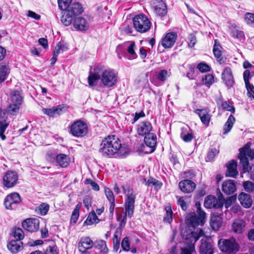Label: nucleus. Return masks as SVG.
I'll list each match as a JSON object with an SVG mask.
<instances>
[{
	"mask_svg": "<svg viewBox=\"0 0 254 254\" xmlns=\"http://www.w3.org/2000/svg\"><path fill=\"white\" fill-rule=\"evenodd\" d=\"M123 148L120 139L115 135L105 137L100 144L99 152L106 157H112L116 155H122Z\"/></svg>",
	"mask_w": 254,
	"mask_h": 254,
	"instance_id": "obj_1",
	"label": "nucleus"
},
{
	"mask_svg": "<svg viewBox=\"0 0 254 254\" xmlns=\"http://www.w3.org/2000/svg\"><path fill=\"white\" fill-rule=\"evenodd\" d=\"M123 192L126 194V198L125 202V214L123 217L122 216L117 218L120 221V227L122 230L127 222V217L131 218L133 214L134 209L135 199L136 196L135 191L127 186H123Z\"/></svg>",
	"mask_w": 254,
	"mask_h": 254,
	"instance_id": "obj_2",
	"label": "nucleus"
},
{
	"mask_svg": "<svg viewBox=\"0 0 254 254\" xmlns=\"http://www.w3.org/2000/svg\"><path fill=\"white\" fill-rule=\"evenodd\" d=\"M251 144L250 142H248L239 149L238 158L243 166V172L250 173V178L254 182V165H250L248 159L249 158L251 160L254 158V150L251 149Z\"/></svg>",
	"mask_w": 254,
	"mask_h": 254,
	"instance_id": "obj_3",
	"label": "nucleus"
},
{
	"mask_svg": "<svg viewBox=\"0 0 254 254\" xmlns=\"http://www.w3.org/2000/svg\"><path fill=\"white\" fill-rule=\"evenodd\" d=\"M62 22L65 26L72 24L76 31L79 30V3L72 2L61 18Z\"/></svg>",
	"mask_w": 254,
	"mask_h": 254,
	"instance_id": "obj_4",
	"label": "nucleus"
},
{
	"mask_svg": "<svg viewBox=\"0 0 254 254\" xmlns=\"http://www.w3.org/2000/svg\"><path fill=\"white\" fill-rule=\"evenodd\" d=\"M133 23L135 29L140 33L148 31L151 27V23L144 14H138L133 19Z\"/></svg>",
	"mask_w": 254,
	"mask_h": 254,
	"instance_id": "obj_5",
	"label": "nucleus"
},
{
	"mask_svg": "<svg viewBox=\"0 0 254 254\" xmlns=\"http://www.w3.org/2000/svg\"><path fill=\"white\" fill-rule=\"evenodd\" d=\"M117 79L118 74L112 69L105 70L101 74V82L105 86L107 87L115 85L117 83Z\"/></svg>",
	"mask_w": 254,
	"mask_h": 254,
	"instance_id": "obj_6",
	"label": "nucleus"
},
{
	"mask_svg": "<svg viewBox=\"0 0 254 254\" xmlns=\"http://www.w3.org/2000/svg\"><path fill=\"white\" fill-rule=\"evenodd\" d=\"M220 250L227 254H232L238 250V245L233 238L230 239H221L218 242Z\"/></svg>",
	"mask_w": 254,
	"mask_h": 254,
	"instance_id": "obj_7",
	"label": "nucleus"
},
{
	"mask_svg": "<svg viewBox=\"0 0 254 254\" xmlns=\"http://www.w3.org/2000/svg\"><path fill=\"white\" fill-rule=\"evenodd\" d=\"M194 212H190L188 214L186 217V223L189 227H195L198 225H203L205 222L206 217L204 213L198 215Z\"/></svg>",
	"mask_w": 254,
	"mask_h": 254,
	"instance_id": "obj_8",
	"label": "nucleus"
},
{
	"mask_svg": "<svg viewBox=\"0 0 254 254\" xmlns=\"http://www.w3.org/2000/svg\"><path fill=\"white\" fill-rule=\"evenodd\" d=\"M21 202V197L17 192L7 195L4 199V205L6 209H15Z\"/></svg>",
	"mask_w": 254,
	"mask_h": 254,
	"instance_id": "obj_9",
	"label": "nucleus"
},
{
	"mask_svg": "<svg viewBox=\"0 0 254 254\" xmlns=\"http://www.w3.org/2000/svg\"><path fill=\"white\" fill-rule=\"evenodd\" d=\"M224 199L222 198L217 199L213 195H208L204 202V206L207 208L219 209L223 207Z\"/></svg>",
	"mask_w": 254,
	"mask_h": 254,
	"instance_id": "obj_10",
	"label": "nucleus"
},
{
	"mask_svg": "<svg viewBox=\"0 0 254 254\" xmlns=\"http://www.w3.org/2000/svg\"><path fill=\"white\" fill-rule=\"evenodd\" d=\"M18 175L15 171H8L3 177L4 186L8 188L13 187L18 182Z\"/></svg>",
	"mask_w": 254,
	"mask_h": 254,
	"instance_id": "obj_11",
	"label": "nucleus"
},
{
	"mask_svg": "<svg viewBox=\"0 0 254 254\" xmlns=\"http://www.w3.org/2000/svg\"><path fill=\"white\" fill-rule=\"evenodd\" d=\"M22 226L25 230L34 232L39 228V221L36 218H28L22 222Z\"/></svg>",
	"mask_w": 254,
	"mask_h": 254,
	"instance_id": "obj_12",
	"label": "nucleus"
},
{
	"mask_svg": "<svg viewBox=\"0 0 254 254\" xmlns=\"http://www.w3.org/2000/svg\"><path fill=\"white\" fill-rule=\"evenodd\" d=\"M66 107L64 105H59L51 108H43L42 112L50 117H55L64 112Z\"/></svg>",
	"mask_w": 254,
	"mask_h": 254,
	"instance_id": "obj_13",
	"label": "nucleus"
},
{
	"mask_svg": "<svg viewBox=\"0 0 254 254\" xmlns=\"http://www.w3.org/2000/svg\"><path fill=\"white\" fill-rule=\"evenodd\" d=\"M246 221L242 218L235 219L231 225L233 232L237 234L243 233L246 229Z\"/></svg>",
	"mask_w": 254,
	"mask_h": 254,
	"instance_id": "obj_14",
	"label": "nucleus"
},
{
	"mask_svg": "<svg viewBox=\"0 0 254 254\" xmlns=\"http://www.w3.org/2000/svg\"><path fill=\"white\" fill-rule=\"evenodd\" d=\"M47 154L53 158L56 156L57 162L62 167H66L69 163V158L65 154H60L57 155L54 150L49 151Z\"/></svg>",
	"mask_w": 254,
	"mask_h": 254,
	"instance_id": "obj_15",
	"label": "nucleus"
},
{
	"mask_svg": "<svg viewBox=\"0 0 254 254\" xmlns=\"http://www.w3.org/2000/svg\"><path fill=\"white\" fill-rule=\"evenodd\" d=\"M102 69L101 67L98 66H94L93 69L90 72V75L88 76V83L90 86H95L97 85L98 80L101 78L99 71Z\"/></svg>",
	"mask_w": 254,
	"mask_h": 254,
	"instance_id": "obj_16",
	"label": "nucleus"
},
{
	"mask_svg": "<svg viewBox=\"0 0 254 254\" xmlns=\"http://www.w3.org/2000/svg\"><path fill=\"white\" fill-rule=\"evenodd\" d=\"M9 123L7 121V116L4 110L0 108V137L2 140L5 139L3 133L8 126Z\"/></svg>",
	"mask_w": 254,
	"mask_h": 254,
	"instance_id": "obj_17",
	"label": "nucleus"
},
{
	"mask_svg": "<svg viewBox=\"0 0 254 254\" xmlns=\"http://www.w3.org/2000/svg\"><path fill=\"white\" fill-rule=\"evenodd\" d=\"M177 35L175 32L167 33L162 40V45L165 48H170L173 47L176 42Z\"/></svg>",
	"mask_w": 254,
	"mask_h": 254,
	"instance_id": "obj_18",
	"label": "nucleus"
},
{
	"mask_svg": "<svg viewBox=\"0 0 254 254\" xmlns=\"http://www.w3.org/2000/svg\"><path fill=\"white\" fill-rule=\"evenodd\" d=\"M152 129L151 124L147 121H143L138 124L137 132L139 135H146L148 133H151L150 131Z\"/></svg>",
	"mask_w": 254,
	"mask_h": 254,
	"instance_id": "obj_19",
	"label": "nucleus"
},
{
	"mask_svg": "<svg viewBox=\"0 0 254 254\" xmlns=\"http://www.w3.org/2000/svg\"><path fill=\"white\" fill-rule=\"evenodd\" d=\"M180 190L185 193H190L193 191L196 187L195 184L191 180H184L179 184Z\"/></svg>",
	"mask_w": 254,
	"mask_h": 254,
	"instance_id": "obj_20",
	"label": "nucleus"
},
{
	"mask_svg": "<svg viewBox=\"0 0 254 254\" xmlns=\"http://www.w3.org/2000/svg\"><path fill=\"white\" fill-rule=\"evenodd\" d=\"M222 78L228 87H231L233 85L234 80L230 68H225L222 74Z\"/></svg>",
	"mask_w": 254,
	"mask_h": 254,
	"instance_id": "obj_21",
	"label": "nucleus"
},
{
	"mask_svg": "<svg viewBox=\"0 0 254 254\" xmlns=\"http://www.w3.org/2000/svg\"><path fill=\"white\" fill-rule=\"evenodd\" d=\"M222 191L226 194L233 193L236 190L235 181L228 180L223 182L222 186Z\"/></svg>",
	"mask_w": 254,
	"mask_h": 254,
	"instance_id": "obj_22",
	"label": "nucleus"
},
{
	"mask_svg": "<svg viewBox=\"0 0 254 254\" xmlns=\"http://www.w3.org/2000/svg\"><path fill=\"white\" fill-rule=\"evenodd\" d=\"M237 163L232 160L227 164V170L226 172V176L232 178H236L238 175V171L237 169Z\"/></svg>",
	"mask_w": 254,
	"mask_h": 254,
	"instance_id": "obj_23",
	"label": "nucleus"
},
{
	"mask_svg": "<svg viewBox=\"0 0 254 254\" xmlns=\"http://www.w3.org/2000/svg\"><path fill=\"white\" fill-rule=\"evenodd\" d=\"M157 137L155 134L148 133L144 137V142L147 146L150 148V152H153L156 144Z\"/></svg>",
	"mask_w": 254,
	"mask_h": 254,
	"instance_id": "obj_24",
	"label": "nucleus"
},
{
	"mask_svg": "<svg viewBox=\"0 0 254 254\" xmlns=\"http://www.w3.org/2000/svg\"><path fill=\"white\" fill-rule=\"evenodd\" d=\"M8 250L12 254H16L23 249V243L17 240H11L7 245Z\"/></svg>",
	"mask_w": 254,
	"mask_h": 254,
	"instance_id": "obj_25",
	"label": "nucleus"
},
{
	"mask_svg": "<svg viewBox=\"0 0 254 254\" xmlns=\"http://www.w3.org/2000/svg\"><path fill=\"white\" fill-rule=\"evenodd\" d=\"M238 199L241 205L245 208H249L251 207L253 200L250 194L241 192L238 196Z\"/></svg>",
	"mask_w": 254,
	"mask_h": 254,
	"instance_id": "obj_26",
	"label": "nucleus"
},
{
	"mask_svg": "<svg viewBox=\"0 0 254 254\" xmlns=\"http://www.w3.org/2000/svg\"><path fill=\"white\" fill-rule=\"evenodd\" d=\"M221 213L217 215L213 214L212 216L210 224L212 229L214 230H218L222 225V218L221 217Z\"/></svg>",
	"mask_w": 254,
	"mask_h": 254,
	"instance_id": "obj_27",
	"label": "nucleus"
},
{
	"mask_svg": "<svg viewBox=\"0 0 254 254\" xmlns=\"http://www.w3.org/2000/svg\"><path fill=\"white\" fill-rule=\"evenodd\" d=\"M200 254H213V248L210 242L206 240H201V244L199 248Z\"/></svg>",
	"mask_w": 254,
	"mask_h": 254,
	"instance_id": "obj_28",
	"label": "nucleus"
},
{
	"mask_svg": "<svg viewBox=\"0 0 254 254\" xmlns=\"http://www.w3.org/2000/svg\"><path fill=\"white\" fill-rule=\"evenodd\" d=\"M10 73L9 64L2 62L0 64V83L4 81Z\"/></svg>",
	"mask_w": 254,
	"mask_h": 254,
	"instance_id": "obj_29",
	"label": "nucleus"
},
{
	"mask_svg": "<svg viewBox=\"0 0 254 254\" xmlns=\"http://www.w3.org/2000/svg\"><path fill=\"white\" fill-rule=\"evenodd\" d=\"M94 246V242L88 237L80 239V252L89 251Z\"/></svg>",
	"mask_w": 254,
	"mask_h": 254,
	"instance_id": "obj_30",
	"label": "nucleus"
},
{
	"mask_svg": "<svg viewBox=\"0 0 254 254\" xmlns=\"http://www.w3.org/2000/svg\"><path fill=\"white\" fill-rule=\"evenodd\" d=\"M10 99L11 103L21 105L23 101V97L20 91L14 90L11 91Z\"/></svg>",
	"mask_w": 254,
	"mask_h": 254,
	"instance_id": "obj_31",
	"label": "nucleus"
},
{
	"mask_svg": "<svg viewBox=\"0 0 254 254\" xmlns=\"http://www.w3.org/2000/svg\"><path fill=\"white\" fill-rule=\"evenodd\" d=\"M92 19V18L88 15L80 17V31L84 32L89 29Z\"/></svg>",
	"mask_w": 254,
	"mask_h": 254,
	"instance_id": "obj_32",
	"label": "nucleus"
},
{
	"mask_svg": "<svg viewBox=\"0 0 254 254\" xmlns=\"http://www.w3.org/2000/svg\"><path fill=\"white\" fill-rule=\"evenodd\" d=\"M157 2H158L159 5L156 6V13L161 16L166 15L167 10L165 3L161 0H154V3L155 4Z\"/></svg>",
	"mask_w": 254,
	"mask_h": 254,
	"instance_id": "obj_33",
	"label": "nucleus"
},
{
	"mask_svg": "<svg viewBox=\"0 0 254 254\" xmlns=\"http://www.w3.org/2000/svg\"><path fill=\"white\" fill-rule=\"evenodd\" d=\"M122 230L120 228H117L113 237V250L117 252L120 248V240Z\"/></svg>",
	"mask_w": 254,
	"mask_h": 254,
	"instance_id": "obj_34",
	"label": "nucleus"
},
{
	"mask_svg": "<svg viewBox=\"0 0 254 254\" xmlns=\"http://www.w3.org/2000/svg\"><path fill=\"white\" fill-rule=\"evenodd\" d=\"M99 222V219L98 218L95 212L92 210V212L89 214L87 219L84 222L83 226L91 225L94 223H98Z\"/></svg>",
	"mask_w": 254,
	"mask_h": 254,
	"instance_id": "obj_35",
	"label": "nucleus"
},
{
	"mask_svg": "<svg viewBox=\"0 0 254 254\" xmlns=\"http://www.w3.org/2000/svg\"><path fill=\"white\" fill-rule=\"evenodd\" d=\"M94 246L95 249L100 251L101 253L106 254L108 252L106 243L103 240H97L94 242Z\"/></svg>",
	"mask_w": 254,
	"mask_h": 254,
	"instance_id": "obj_36",
	"label": "nucleus"
},
{
	"mask_svg": "<svg viewBox=\"0 0 254 254\" xmlns=\"http://www.w3.org/2000/svg\"><path fill=\"white\" fill-rule=\"evenodd\" d=\"M235 118L232 115H231L229 117L226 122L223 126V133L224 134H227L231 130L233 127L234 124L235 122Z\"/></svg>",
	"mask_w": 254,
	"mask_h": 254,
	"instance_id": "obj_37",
	"label": "nucleus"
},
{
	"mask_svg": "<svg viewBox=\"0 0 254 254\" xmlns=\"http://www.w3.org/2000/svg\"><path fill=\"white\" fill-rule=\"evenodd\" d=\"M196 112L198 115L202 123L203 124L208 126L210 120V115L205 110H197Z\"/></svg>",
	"mask_w": 254,
	"mask_h": 254,
	"instance_id": "obj_38",
	"label": "nucleus"
},
{
	"mask_svg": "<svg viewBox=\"0 0 254 254\" xmlns=\"http://www.w3.org/2000/svg\"><path fill=\"white\" fill-rule=\"evenodd\" d=\"M180 136L181 138L186 142H190L194 137L191 132L188 131V128L187 127L182 128V132Z\"/></svg>",
	"mask_w": 254,
	"mask_h": 254,
	"instance_id": "obj_39",
	"label": "nucleus"
},
{
	"mask_svg": "<svg viewBox=\"0 0 254 254\" xmlns=\"http://www.w3.org/2000/svg\"><path fill=\"white\" fill-rule=\"evenodd\" d=\"M221 46L219 44H217V40H215L214 45L213 46V52L214 55V56L218 60V62L221 64L222 63V58H221V52L220 50Z\"/></svg>",
	"mask_w": 254,
	"mask_h": 254,
	"instance_id": "obj_40",
	"label": "nucleus"
},
{
	"mask_svg": "<svg viewBox=\"0 0 254 254\" xmlns=\"http://www.w3.org/2000/svg\"><path fill=\"white\" fill-rule=\"evenodd\" d=\"M49 210V205L45 203H42L35 208V211L37 213L41 215H45L48 213Z\"/></svg>",
	"mask_w": 254,
	"mask_h": 254,
	"instance_id": "obj_41",
	"label": "nucleus"
},
{
	"mask_svg": "<svg viewBox=\"0 0 254 254\" xmlns=\"http://www.w3.org/2000/svg\"><path fill=\"white\" fill-rule=\"evenodd\" d=\"M70 132L72 135L79 136V120H77L71 126Z\"/></svg>",
	"mask_w": 254,
	"mask_h": 254,
	"instance_id": "obj_42",
	"label": "nucleus"
},
{
	"mask_svg": "<svg viewBox=\"0 0 254 254\" xmlns=\"http://www.w3.org/2000/svg\"><path fill=\"white\" fill-rule=\"evenodd\" d=\"M58 6L62 10H67L72 3V0H58Z\"/></svg>",
	"mask_w": 254,
	"mask_h": 254,
	"instance_id": "obj_43",
	"label": "nucleus"
},
{
	"mask_svg": "<svg viewBox=\"0 0 254 254\" xmlns=\"http://www.w3.org/2000/svg\"><path fill=\"white\" fill-rule=\"evenodd\" d=\"M20 105L11 103L7 108V112L11 115H16L19 110Z\"/></svg>",
	"mask_w": 254,
	"mask_h": 254,
	"instance_id": "obj_44",
	"label": "nucleus"
},
{
	"mask_svg": "<svg viewBox=\"0 0 254 254\" xmlns=\"http://www.w3.org/2000/svg\"><path fill=\"white\" fill-rule=\"evenodd\" d=\"M13 236L15 239V240L20 241L24 237V233L23 230L20 228H15L13 231Z\"/></svg>",
	"mask_w": 254,
	"mask_h": 254,
	"instance_id": "obj_45",
	"label": "nucleus"
},
{
	"mask_svg": "<svg viewBox=\"0 0 254 254\" xmlns=\"http://www.w3.org/2000/svg\"><path fill=\"white\" fill-rule=\"evenodd\" d=\"M146 185L148 186H154L155 189L157 190L161 187L162 184L159 181L154 178H150L146 182Z\"/></svg>",
	"mask_w": 254,
	"mask_h": 254,
	"instance_id": "obj_46",
	"label": "nucleus"
},
{
	"mask_svg": "<svg viewBox=\"0 0 254 254\" xmlns=\"http://www.w3.org/2000/svg\"><path fill=\"white\" fill-rule=\"evenodd\" d=\"M79 216V203H78L74 210L72 212L71 218L70 223L74 224L77 222Z\"/></svg>",
	"mask_w": 254,
	"mask_h": 254,
	"instance_id": "obj_47",
	"label": "nucleus"
},
{
	"mask_svg": "<svg viewBox=\"0 0 254 254\" xmlns=\"http://www.w3.org/2000/svg\"><path fill=\"white\" fill-rule=\"evenodd\" d=\"M135 47V45L134 42H131L127 47V51L129 54V58L130 59H134L137 57V55L134 51Z\"/></svg>",
	"mask_w": 254,
	"mask_h": 254,
	"instance_id": "obj_48",
	"label": "nucleus"
},
{
	"mask_svg": "<svg viewBox=\"0 0 254 254\" xmlns=\"http://www.w3.org/2000/svg\"><path fill=\"white\" fill-rule=\"evenodd\" d=\"M221 106L224 110L230 111L232 113H234L235 112V107L228 101H222Z\"/></svg>",
	"mask_w": 254,
	"mask_h": 254,
	"instance_id": "obj_49",
	"label": "nucleus"
},
{
	"mask_svg": "<svg viewBox=\"0 0 254 254\" xmlns=\"http://www.w3.org/2000/svg\"><path fill=\"white\" fill-rule=\"evenodd\" d=\"M89 125L80 120V137L86 136L88 133Z\"/></svg>",
	"mask_w": 254,
	"mask_h": 254,
	"instance_id": "obj_50",
	"label": "nucleus"
},
{
	"mask_svg": "<svg viewBox=\"0 0 254 254\" xmlns=\"http://www.w3.org/2000/svg\"><path fill=\"white\" fill-rule=\"evenodd\" d=\"M202 81L204 84L206 86L209 87L214 82V76L211 74L205 75L204 77L202 78Z\"/></svg>",
	"mask_w": 254,
	"mask_h": 254,
	"instance_id": "obj_51",
	"label": "nucleus"
},
{
	"mask_svg": "<svg viewBox=\"0 0 254 254\" xmlns=\"http://www.w3.org/2000/svg\"><path fill=\"white\" fill-rule=\"evenodd\" d=\"M173 212L170 207L166 208V216L163 218L165 223H170L172 221Z\"/></svg>",
	"mask_w": 254,
	"mask_h": 254,
	"instance_id": "obj_52",
	"label": "nucleus"
},
{
	"mask_svg": "<svg viewBox=\"0 0 254 254\" xmlns=\"http://www.w3.org/2000/svg\"><path fill=\"white\" fill-rule=\"evenodd\" d=\"M243 187L244 190L248 192H252L254 191V183L251 181H245L243 183Z\"/></svg>",
	"mask_w": 254,
	"mask_h": 254,
	"instance_id": "obj_53",
	"label": "nucleus"
},
{
	"mask_svg": "<svg viewBox=\"0 0 254 254\" xmlns=\"http://www.w3.org/2000/svg\"><path fill=\"white\" fill-rule=\"evenodd\" d=\"M84 184L85 185H90L91 189L94 190L98 191L100 189L99 185L90 179H86L84 182Z\"/></svg>",
	"mask_w": 254,
	"mask_h": 254,
	"instance_id": "obj_54",
	"label": "nucleus"
},
{
	"mask_svg": "<svg viewBox=\"0 0 254 254\" xmlns=\"http://www.w3.org/2000/svg\"><path fill=\"white\" fill-rule=\"evenodd\" d=\"M121 246L123 250L125 251H129L130 249V243L128 237H125L123 239L121 243Z\"/></svg>",
	"mask_w": 254,
	"mask_h": 254,
	"instance_id": "obj_55",
	"label": "nucleus"
},
{
	"mask_svg": "<svg viewBox=\"0 0 254 254\" xmlns=\"http://www.w3.org/2000/svg\"><path fill=\"white\" fill-rule=\"evenodd\" d=\"M92 198L89 195L86 196L83 200V205L88 210L91 207Z\"/></svg>",
	"mask_w": 254,
	"mask_h": 254,
	"instance_id": "obj_56",
	"label": "nucleus"
},
{
	"mask_svg": "<svg viewBox=\"0 0 254 254\" xmlns=\"http://www.w3.org/2000/svg\"><path fill=\"white\" fill-rule=\"evenodd\" d=\"M231 36L234 38H236L240 40L245 39L244 34L243 31L239 30H234L231 32Z\"/></svg>",
	"mask_w": 254,
	"mask_h": 254,
	"instance_id": "obj_57",
	"label": "nucleus"
},
{
	"mask_svg": "<svg viewBox=\"0 0 254 254\" xmlns=\"http://www.w3.org/2000/svg\"><path fill=\"white\" fill-rule=\"evenodd\" d=\"M187 197H179L178 199L177 203L183 210H186L188 208V205L185 201Z\"/></svg>",
	"mask_w": 254,
	"mask_h": 254,
	"instance_id": "obj_58",
	"label": "nucleus"
},
{
	"mask_svg": "<svg viewBox=\"0 0 254 254\" xmlns=\"http://www.w3.org/2000/svg\"><path fill=\"white\" fill-rule=\"evenodd\" d=\"M106 196L110 202L115 201V197L112 191L108 188L105 187L104 189Z\"/></svg>",
	"mask_w": 254,
	"mask_h": 254,
	"instance_id": "obj_59",
	"label": "nucleus"
},
{
	"mask_svg": "<svg viewBox=\"0 0 254 254\" xmlns=\"http://www.w3.org/2000/svg\"><path fill=\"white\" fill-rule=\"evenodd\" d=\"M246 87L248 91V95L249 97L251 98L252 99H254V86L253 84H251L250 82L248 84H245Z\"/></svg>",
	"mask_w": 254,
	"mask_h": 254,
	"instance_id": "obj_60",
	"label": "nucleus"
},
{
	"mask_svg": "<svg viewBox=\"0 0 254 254\" xmlns=\"http://www.w3.org/2000/svg\"><path fill=\"white\" fill-rule=\"evenodd\" d=\"M168 76V71L166 70H161L158 74L157 79L161 81H165Z\"/></svg>",
	"mask_w": 254,
	"mask_h": 254,
	"instance_id": "obj_61",
	"label": "nucleus"
},
{
	"mask_svg": "<svg viewBox=\"0 0 254 254\" xmlns=\"http://www.w3.org/2000/svg\"><path fill=\"white\" fill-rule=\"evenodd\" d=\"M196 38L195 35L193 34H190L188 37V46L190 48H192L196 43Z\"/></svg>",
	"mask_w": 254,
	"mask_h": 254,
	"instance_id": "obj_62",
	"label": "nucleus"
},
{
	"mask_svg": "<svg viewBox=\"0 0 254 254\" xmlns=\"http://www.w3.org/2000/svg\"><path fill=\"white\" fill-rule=\"evenodd\" d=\"M197 68L201 72H208L210 70V68L209 65L207 64L203 63L199 64L197 66Z\"/></svg>",
	"mask_w": 254,
	"mask_h": 254,
	"instance_id": "obj_63",
	"label": "nucleus"
},
{
	"mask_svg": "<svg viewBox=\"0 0 254 254\" xmlns=\"http://www.w3.org/2000/svg\"><path fill=\"white\" fill-rule=\"evenodd\" d=\"M245 21L248 24H254V13L248 12L245 14Z\"/></svg>",
	"mask_w": 254,
	"mask_h": 254,
	"instance_id": "obj_64",
	"label": "nucleus"
}]
</instances>
